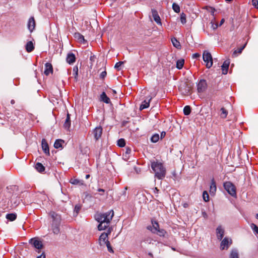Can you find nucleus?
Wrapping results in <instances>:
<instances>
[{
    "mask_svg": "<svg viewBox=\"0 0 258 258\" xmlns=\"http://www.w3.org/2000/svg\"><path fill=\"white\" fill-rule=\"evenodd\" d=\"M172 9L175 13H179L180 12V7L179 5L176 3H173L172 4Z\"/></svg>",
    "mask_w": 258,
    "mask_h": 258,
    "instance_id": "58836bf2",
    "label": "nucleus"
},
{
    "mask_svg": "<svg viewBox=\"0 0 258 258\" xmlns=\"http://www.w3.org/2000/svg\"><path fill=\"white\" fill-rule=\"evenodd\" d=\"M220 111H221V113L220 114V115L221 117L222 118H226L228 114V111H227V110L225 108L222 107L221 108Z\"/></svg>",
    "mask_w": 258,
    "mask_h": 258,
    "instance_id": "473e14b6",
    "label": "nucleus"
},
{
    "mask_svg": "<svg viewBox=\"0 0 258 258\" xmlns=\"http://www.w3.org/2000/svg\"><path fill=\"white\" fill-rule=\"evenodd\" d=\"M11 103L12 104H14L15 103V100H12L11 101Z\"/></svg>",
    "mask_w": 258,
    "mask_h": 258,
    "instance_id": "e2e57ef3",
    "label": "nucleus"
},
{
    "mask_svg": "<svg viewBox=\"0 0 258 258\" xmlns=\"http://www.w3.org/2000/svg\"><path fill=\"white\" fill-rule=\"evenodd\" d=\"M184 63V60L183 59H178L176 61V67L178 69L180 70L183 68Z\"/></svg>",
    "mask_w": 258,
    "mask_h": 258,
    "instance_id": "7c9ffc66",
    "label": "nucleus"
},
{
    "mask_svg": "<svg viewBox=\"0 0 258 258\" xmlns=\"http://www.w3.org/2000/svg\"><path fill=\"white\" fill-rule=\"evenodd\" d=\"M64 143V141L61 139L56 140L54 144V147L56 149H58L62 147V144Z\"/></svg>",
    "mask_w": 258,
    "mask_h": 258,
    "instance_id": "c85d7f7f",
    "label": "nucleus"
},
{
    "mask_svg": "<svg viewBox=\"0 0 258 258\" xmlns=\"http://www.w3.org/2000/svg\"><path fill=\"white\" fill-rule=\"evenodd\" d=\"M117 145L120 147H123L125 145V141L124 139H120L117 141Z\"/></svg>",
    "mask_w": 258,
    "mask_h": 258,
    "instance_id": "4c0bfd02",
    "label": "nucleus"
},
{
    "mask_svg": "<svg viewBox=\"0 0 258 258\" xmlns=\"http://www.w3.org/2000/svg\"><path fill=\"white\" fill-rule=\"evenodd\" d=\"M29 243L36 249L40 250L43 247L42 243L36 238H31L29 240Z\"/></svg>",
    "mask_w": 258,
    "mask_h": 258,
    "instance_id": "6e6552de",
    "label": "nucleus"
},
{
    "mask_svg": "<svg viewBox=\"0 0 258 258\" xmlns=\"http://www.w3.org/2000/svg\"><path fill=\"white\" fill-rule=\"evenodd\" d=\"M50 216H51V218L52 219V222H60L61 218L60 216L56 214L54 212H51L50 213Z\"/></svg>",
    "mask_w": 258,
    "mask_h": 258,
    "instance_id": "6ab92c4d",
    "label": "nucleus"
},
{
    "mask_svg": "<svg viewBox=\"0 0 258 258\" xmlns=\"http://www.w3.org/2000/svg\"><path fill=\"white\" fill-rule=\"evenodd\" d=\"M232 243V240L231 238L225 237L221 242L220 249L221 250L227 249Z\"/></svg>",
    "mask_w": 258,
    "mask_h": 258,
    "instance_id": "39448f33",
    "label": "nucleus"
},
{
    "mask_svg": "<svg viewBox=\"0 0 258 258\" xmlns=\"http://www.w3.org/2000/svg\"><path fill=\"white\" fill-rule=\"evenodd\" d=\"M165 135H166V132H165L163 131V132H161V136H160L161 139H162L163 138H164Z\"/></svg>",
    "mask_w": 258,
    "mask_h": 258,
    "instance_id": "6e6d98bb",
    "label": "nucleus"
},
{
    "mask_svg": "<svg viewBox=\"0 0 258 258\" xmlns=\"http://www.w3.org/2000/svg\"><path fill=\"white\" fill-rule=\"evenodd\" d=\"M34 49L33 43L32 41H29L26 45V50L28 52L32 51Z\"/></svg>",
    "mask_w": 258,
    "mask_h": 258,
    "instance_id": "b1692460",
    "label": "nucleus"
},
{
    "mask_svg": "<svg viewBox=\"0 0 258 258\" xmlns=\"http://www.w3.org/2000/svg\"><path fill=\"white\" fill-rule=\"evenodd\" d=\"M152 226H148V229L150 230L152 233H155L160 229L159 224L156 221H152Z\"/></svg>",
    "mask_w": 258,
    "mask_h": 258,
    "instance_id": "9b49d317",
    "label": "nucleus"
},
{
    "mask_svg": "<svg viewBox=\"0 0 258 258\" xmlns=\"http://www.w3.org/2000/svg\"><path fill=\"white\" fill-rule=\"evenodd\" d=\"M203 58L206 63V67L210 68L213 65V58L211 53L208 51H205L203 54Z\"/></svg>",
    "mask_w": 258,
    "mask_h": 258,
    "instance_id": "20e7f679",
    "label": "nucleus"
},
{
    "mask_svg": "<svg viewBox=\"0 0 258 258\" xmlns=\"http://www.w3.org/2000/svg\"><path fill=\"white\" fill-rule=\"evenodd\" d=\"M250 227L254 232L258 234V227L255 224L253 223L251 224Z\"/></svg>",
    "mask_w": 258,
    "mask_h": 258,
    "instance_id": "49530a36",
    "label": "nucleus"
},
{
    "mask_svg": "<svg viewBox=\"0 0 258 258\" xmlns=\"http://www.w3.org/2000/svg\"><path fill=\"white\" fill-rule=\"evenodd\" d=\"M106 75H107V73L106 71H103L102 72L100 75V78L101 79H104V78L106 76Z\"/></svg>",
    "mask_w": 258,
    "mask_h": 258,
    "instance_id": "8fccbe9b",
    "label": "nucleus"
},
{
    "mask_svg": "<svg viewBox=\"0 0 258 258\" xmlns=\"http://www.w3.org/2000/svg\"><path fill=\"white\" fill-rule=\"evenodd\" d=\"M159 139H160V138H159V134H155L151 137V141L152 143H156L159 141Z\"/></svg>",
    "mask_w": 258,
    "mask_h": 258,
    "instance_id": "f704fd0d",
    "label": "nucleus"
},
{
    "mask_svg": "<svg viewBox=\"0 0 258 258\" xmlns=\"http://www.w3.org/2000/svg\"><path fill=\"white\" fill-rule=\"evenodd\" d=\"M81 208L82 206L80 204H77L75 206L74 212L76 213V215H78V214L79 213Z\"/></svg>",
    "mask_w": 258,
    "mask_h": 258,
    "instance_id": "c03bdc74",
    "label": "nucleus"
},
{
    "mask_svg": "<svg viewBox=\"0 0 258 258\" xmlns=\"http://www.w3.org/2000/svg\"><path fill=\"white\" fill-rule=\"evenodd\" d=\"M17 218V215L15 213L8 214L6 218L10 221H14Z\"/></svg>",
    "mask_w": 258,
    "mask_h": 258,
    "instance_id": "c756f323",
    "label": "nucleus"
},
{
    "mask_svg": "<svg viewBox=\"0 0 258 258\" xmlns=\"http://www.w3.org/2000/svg\"><path fill=\"white\" fill-rule=\"evenodd\" d=\"M100 100L101 101L107 104L110 103V100L109 98L106 95L104 92H102L101 94Z\"/></svg>",
    "mask_w": 258,
    "mask_h": 258,
    "instance_id": "4be33fe9",
    "label": "nucleus"
},
{
    "mask_svg": "<svg viewBox=\"0 0 258 258\" xmlns=\"http://www.w3.org/2000/svg\"><path fill=\"white\" fill-rule=\"evenodd\" d=\"M73 75L75 79L77 78L78 75V68L76 66L73 68Z\"/></svg>",
    "mask_w": 258,
    "mask_h": 258,
    "instance_id": "ea45409f",
    "label": "nucleus"
},
{
    "mask_svg": "<svg viewBox=\"0 0 258 258\" xmlns=\"http://www.w3.org/2000/svg\"><path fill=\"white\" fill-rule=\"evenodd\" d=\"M110 233L111 230L110 228H109L107 232H103L101 234L99 238V243L100 245H103L104 244H106V242L108 241V235L110 234Z\"/></svg>",
    "mask_w": 258,
    "mask_h": 258,
    "instance_id": "423d86ee",
    "label": "nucleus"
},
{
    "mask_svg": "<svg viewBox=\"0 0 258 258\" xmlns=\"http://www.w3.org/2000/svg\"><path fill=\"white\" fill-rule=\"evenodd\" d=\"M76 59V58L75 55L73 53L70 52L68 54L66 58V61L68 63L70 64H73L75 62Z\"/></svg>",
    "mask_w": 258,
    "mask_h": 258,
    "instance_id": "4468645a",
    "label": "nucleus"
},
{
    "mask_svg": "<svg viewBox=\"0 0 258 258\" xmlns=\"http://www.w3.org/2000/svg\"><path fill=\"white\" fill-rule=\"evenodd\" d=\"M152 14L154 20L157 23V24L161 25L162 23L161 22V19L158 15V12L155 9H152Z\"/></svg>",
    "mask_w": 258,
    "mask_h": 258,
    "instance_id": "9d476101",
    "label": "nucleus"
},
{
    "mask_svg": "<svg viewBox=\"0 0 258 258\" xmlns=\"http://www.w3.org/2000/svg\"><path fill=\"white\" fill-rule=\"evenodd\" d=\"M245 45H246V44H245L243 46H242L241 47L237 49V50H235L233 54H232V56L233 57H235L236 56V53H241L242 51V50H243V49L245 48Z\"/></svg>",
    "mask_w": 258,
    "mask_h": 258,
    "instance_id": "e433bc0d",
    "label": "nucleus"
},
{
    "mask_svg": "<svg viewBox=\"0 0 258 258\" xmlns=\"http://www.w3.org/2000/svg\"><path fill=\"white\" fill-rule=\"evenodd\" d=\"M71 126V119L70 115L69 113L67 114V116L65 122L63 124V126L65 128H69Z\"/></svg>",
    "mask_w": 258,
    "mask_h": 258,
    "instance_id": "393cba45",
    "label": "nucleus"
},
{
    "mask_svg": "<svg viewBox=\"0 0 258 258\" xmlns=\"http://www.w3.org/2000/svg\"><path fill=\"white\" fill-rule=\"evenodd\" d=\"M148 255H150V256L152 257H153V254L151 252H149L148 253Z\"/></svg>",
    "mask_w": 258,
    "mask_h": 258,
    "instance_id": "680f3d73",
    "label": "nucleus"
},
{
    "mask_svg": "<svg viewBox=\"0 0 258 258\" xmlns=\"http://www.w3.org/2000/svg\"><path fill=\"white\" fill-rule=\"evenodd\" d=\"M35 169L39 172H43L45 170L44 166L39 162L35 164Z\"/></svg>",
    "mask_w": 258,
    "mask_h": 258,
    "instance_id": "cd10ccee",
    "label": "nucleus"
},
{
    "mask_svg": "<svg viewBox=\"0 0 258 258\" xmlns=\"http://www.w3.org/2000/svg\"><path fill=\"white\" fill-rule=\"evenodd\" d=\"M229 64H230V60L229 59L226 60L224 62L222 66H221L223 74L226 75L227 74Z\"/></svg>",
    "mask_w": 258,
    "mask_h": 258,
    "instance_id": "dca6fc26",
    "label": "nucleus"
},
{
    "mask_svg": "<svg viewBox=\"0 0 258 258\" xmlns=\"http://www.w3.org/2000/svg\"><path fill=\"white\" fill-rule=\"evenodd\" d=\"M151 167L155 173V176L159 179H163L166 174V170L163 163L158 161L151 162Z\"/></svg>",
    "mask_w": 258,
    "mask_h": 258,
    "instance_id": "f03ea898",
    "label": "nucleus"
},
{
    "mask_svg": "<svg viewBox=\"0 0 258 258\" xmlns=\"http://www.w3.org/2000/svg\"><path fill=\"white\" fill-rule=\"evenodd\" d=\"M229 258H239V254L237 249L233 248L231 250Z\"/></svg>",
    "mask_w": 258,
    "mask_h": 258,
    "instance_id": "bb28decb",
    "label": "nucleus"
},
{
    "mask_svg": "<svg viewBox=\"0 0 258 258\" xmlns=\"http://www.w3.org/2000/svg\"><path fill=\"white\" fill-rule=\"evenodd\" d=\"M90 176L89 174H86L85 177H86V179H88L90 177Z\"/></svg>",
    "mask_w": 258,
    "mask_h": 258,
    "instance_id": "052dcab7",
    "label": "nucleus"
},
{
    "mask_svg": "<svg viewBox=\"0 0 258 258\" xmlns=\"http://www.w3.org/2000/svg\"><path fill=\"white\" fill-rule=\"evenodd\" d=\"M200 56V54L198 53H194L193 55H192V58H199V57Z\"/></svg>",
    "mask_w": 258,
    "mask_h": 258,
    "instance_id": "603ef678",
    "label": "nucleus"
},
{
    "mask_svg": "<svg viewBox=\"0 0 258 258\" xmlns=\"http://www.w3.org/2000/svg\"><path fill=\"white\" fill-rule=\"evenodd\" d=\"M166 233V231L163 229H159L157 231V232L155 233V234H157V235L161 237L165 236Z\"/></svg>",
    "mask_w": 258,
    "mask_h": 258,
    "instance_id": "c9c22d12",
    "label": "nucleus"
},
{
    "mask_svg": "<svg viewBox=\"0 0 258 258\" xmlns=\"http://www.w3.org/2000/svg\"><path fill=\"white\" fill-rule=\"evenodd\" d=\"M28 28L31 32L34 29L35 27V22L33 17H31L28 21Z\"/></svg>",
    "mask_w": 258,
    "mask_h": 258,
    "instance_id": "f3484780",
    "label": "nucleus"
},
{
    "mask_svg": "<svg viewBox=\"0 0 258 258\" xmlns=\"http://www.w3.org/2000/svg\"><path fill=\"white\" fill-rule=\"evenodd\" d=\"M113 216L114 212L112 210L103 214H97L95 219L99 223L98 226V230L101 231L107 228Z\"/></svg>",
    "mask_w": 258,
    "mask_h": 258,
    "instance_id": "f257e3e1",
    "label": "nucleus"
},
{
    "mask_svg": "<svg viewBox=\"0 0 258 258\" xmlns=\"http://www.w3.org/2000/svg\"><path fill=\"white\" fill-rule=\"evenodd\" d=\"M252 5L256 9H258V0H252Z\"/></svg>",
    "mask_w": 258,
    "mask_h": 258,
    "instance_id": "09e8293b",
    "label": "nucleus"
},
{
    "mask_svg": "<svg viewBox=\"0 0 258 258\" xmlns=\"http://www.w3.org/2000/svg\"><path fill=\"white\" fill-rule=\"evenodd\" d=\"M94 138L96 141L98 140L102 134V128L101 126L96 127L93 131Z\"/></svg>",
    "mask_w": 258,
    "mask_h": 258,
    "instance_id": "1a4fd4ad",
    "label": "nucleus"
},
{
    "mask_svg": "<svg viewBox=\"0 0 258 258\" xmlns=\"http://www.w3.org/2000/svg\"><path fill=\"white\" fill-rule=\"evenodd\" d=\"M60 223V222H52V229L53 232L55 234H57L59 232Z\"/></svg>",
    "mask_w": 258,
    "mask_h": 258,
    "instance_id": "a211bd4d",
    "label": "nucleus"
},
{
    "mask_svg": "<svg viewBox=\"0 0 258 258\" xmlns=\"http://www.w3.org/2000/svg\"><path fill=\"white\" fill-rule=\"evenodd\" d=\"M217 187L216 182L214 180V179L213 178L211 180L210 188V192L211 194H215L216 191Z\"/></svg>",
    "mask_w": 258,
    "mask_h": 258,
    "instance_id": "412c9836",
    "label": "nucleus"
},
{
    "mask_svg": "<svg viewBox=\"0 0 258 258\" xmlns=\"http://www.w3.org/2000/svg\"><path fill=\"white\" fill-rule=\"evenodd\" d=\"M224 22V19H222L221 20L220 23L219 25H218V26H221L223 24Z\"/></svg>",
    "mask_w": 258,
    "mask_h": 258,
    "instance_id": "bf43d9fd",
    "label": "nucleus"
},
{
    "mask_svg": "<svg viewBox=\"0 0 258 258\" xmlns=\"http://www.w3.org/2000/svg\"><path fill=\"white\" fill-rule=\"evenodd\" d=\"M131 152H132V150L131 148H128V147L126 148V150H125V153L123 155V157L125 158H128V155L131 153Z\"/></svg>",
    "mask_w": 258,
    "mask_h": 258,
    "instance_id": "79ce46f5",
    "label": "nucleus"
},
{
    "mask_svg": "<svg viewBox=\"0 0 258 258\" xmlns=\"http://www.w3.org/2000/svg\"><path fill=\"white\" fill-rule=\"evenodd\" d=\"M224 187L231 196L235 197L236 196V188L232 182L230 181L225 182L224 183Z\"/></svg>",
    "mask_w": 258,
    "mask_h": 258,
    "instance_id": "7ed1b4c3",
    "label": "nucleus"
},
{
    "mask_svg": "<svg viewBox=\"0 0 258 258\" xmlns=\"http://www.w3.org/2000/svg\"><path fill=\"white\" fill-rule=\"evenodd\" d=\"M74 36L75 39H76L79 42L85 43L86 41L85 40L84 36H83L79 32H76L74 34Z\"/></svg>",
    "mask_w": 258,
    "mask_h": 258,
    "instance_id": "aec40b11",
    "label": "nucleus"
},
{
    "mask_svg": "<svg viewBox=\"0 0 258 258\" xmlns=\"http://www.w3.org/2000/svg\"><path fill=\"white\" fill-rule=\"evenodd\" d=\"M53 68L51 63L47 62L45 64V70L44 74L46 76H48L50 74L52 73Z\"/></svg>",
    "mask_w": 258,
    "mask_h": 258,
    "instance_id": "2eb2a0df",
    "label": "nucleus"
},
{
    "mask_svg": "<svg viewBox=\"0 0 258 258\" xmlns=\"http://www.w3.org/2000/svg\"><path fill=\"white\" fill-rule=\"evenodd\" d=\"M106 245L107 247L108 251L110 253H114L113 249L112 248V247L110 245V242L109 241H107V242H106Z\"/></svg>",
    "mask_w": 258,
    "mask_h": 258,
    "instance_id": "37998d69",
    "label": "nucleus"
},
{
    "mask_svg": "<svg viewBox=\"0 0 258 258\" xmlns=\"http://www.w3.org/2000/svg\"><path fill=\"white\" fill-rule=\"evenodd\" d=\"M186 204H185L184 206V207L185 208V207H186Z\"/></svg>",
    "mask_w": 258,
    "mask_h": 258,
    "instance_id": "338daca9",
    "label": "nucleus"
},
{
    "mask_svg": "<svg viewBox=\"0 0 258 258\" xmlns=\"http://www.w3.org/2000/svg\"><path fill=\"white\" fill-rule=\"evenodd\" d=\"M159 191V190L157 187H155L154 188V192L155 194H158Z\"/></svg>",
    "mask_w": 258,
    "mask_h": 258,
    "instance_id": "4d7b16f0",
    "label": "nucleus"
},
{
    "mask_svg": "<svg viewBox=\"0 0 258 258\" xmlns=\"http://www.w3.org/2000/svg\"><path fill=\"white\" fill-rule=\"evenodd\" d=\"M186 204H185L184 206V207L185 208V207H186Z\"/></svg>",
    "mask_w": 258,
    "mask_h": 258,
    "instance_id": "774afa93",
    "label": "nucleus"
},
{
    "mask_svg": "<svg viewBox=\"0 0 258 258\" xmlns=\"http://www.w3.org/2000/svg\"><path fill=\"white\" fill-rule=\"evenodd\" d=\"M37 258H45V255L44 254V253H42L41 255L38 256Z\"/></svg>",
    "mask_w": 258,
    "mask_h": 258,
    "instance_id": "13d9d810",
    "label": "nucleus"
},
{
    "mask_svg": "<svg viewBox=\"0 0 258 258\" xmlns=\"http://www.w3.org/2000/svg\"><path fill=\"white\" fill-rule=\"evenodd\" d=\"M143 241L150 244L151 243L152 239L150 237H146L144 238Z\"/></svg>",
    "mask_w": 258,
    "mask_h": 258,
    "instance_id": "3c124183",
    "label": "nucleus"
},
{
    "mask_svg": "<svg viewBox=\"0 0 258 258\" xmlns=\"http://www.w3.org/2000/svg\"><path fill=\"white\" fill-rule=\"evenodd\" d=\"M207 88V83L205 80H201L197 84V90L199 93L204 92Z\"/></svg>",
    "mask_w": 258,
    "mask_h": 258,
    "instance_id": "0eeeda50",
    "label": "nucleus"
},
{
    "mask_svg": "<svg viewBox=\"0 0 258 258\" xmlns=\"http://www.w3.org/2000/svg\"><path fill=\"white\" fill-rule=\"evenodd\" d=\"M151 99L152 98L151 97L150 99H149L148 101H147L146 100H144L140 105V109L143 110L149 107L150 105V101H151Z\"/></svg>",
    "mask_w": 258,
    "mask_h": 258,
    "instance_id": "5701e85b",
    "label": "nucleus"
},
{
    "mask_svg": "<svg viewBox=\"0 0 258 258\" xmlns=\"http://www.w3.org/2000/svg\"><path fill=\"white\" fill-rule=\"evenodd\" d=\"M123 64L122 61H119L115 64L114 68L117 70L118 71H119L121 70V66Z\"/></svg>",
    "mask_w": 258,
    "mask_h": 258,
    "instance_id": "de8ad7c7",
    "label": "nucleus"
},
{
    "mask_svg": "<svg viewBox=\"0 0 258 258\" xmlns=\"http://www.w3.org/2000/svg\"><path fill=\"white\" fill-rule=\"evenodd\" d=\"M97 191H99V192H100L101 193L100 194V195H104V193L105 192V190L102 189V188H98L97 189Z\"/></svg>",
    "mask_w": 258,
    "mask_h": 258,
    "instance_id": "864d4df0",
    "label": "nucleus"
},
{
    "mask_svg": "<svg viewBox=\"0 0 258 258\" xmlns=\"http://www.w3.org/2000/svg\"><path fill=\"white\" fill-rule=\"evenodd\" d=\"M186 15L182 13L180 15V21L182 24H184L186 22Z\"/></svg>",
    "mask_w": 258,
    "mask_h": 258,
    "instance_id": "a19ab883",
    "label": "nucleus"
},
{
    "mask_svg": "<svg viewBox=\"0 0 258 258\" xmlns=\"http://www.w3.org/2000/svg\"><path fill=\"white\" fill-rule=\"evenodd\" d=\"M191 112V108L189 106L186 105L183 108V113L185 115H188Z\"/></svg>",
    "mask_w": 258,
    "mask_h": 258,
    "instance_id": "72a5a7b5",
    "label": "nucleus"
},
{
    "mask_svg": "<svg viewBox=\"0 0 258 258\" xmlns=\"http://www.w3.org/2000/svg\"><path fill=\"white\" fill-rule=\"evenodd\" d=\"M255 218L258 219V213L256 214Z\"/></svg>",
    "mask_w": 258,
    "mask_h": 258,
    "instance_id": "0e129e2a",
    "label": "nucleus"
},
{
    "mask_svg": "<svg viewBox=\"0 0 258 258\" xmlns=\"http://www.w3.org/2000/svg\"><path fill=\"white\" fill-rule=\"evenodd\" d=\"M41 145H42V150H43V152H44V153H45L47 155H49L50 153H49V147H48V145L47 143V141L45 139H42V142H41Z\"/></svg>",
    "mask_w": 258,
    "mask_h": 258,
    "instance_id": "f8f14e48",
    "label": "nucleus"
},
{
    "mask_svg": "<svg viewBox=\"0 0 258 258\" xmlns=\"http://www.w3.org/2000/svg\"><path fill=\"white\" fill-rule=\"evenodd\" d=\"M218 26V24H217L213 23L212 25V27L213 28V29H216Z\"/></svg>",
    "mask_w": 258,
    "mask_h": 258,
    "instance_id": "5fc2aeb1",
    "label": "nucleus"
},
{
    "mask_svg": "<svg viewBox=\"0 0 258 258\" xmlns=\"http://www.w3.org/2000/svg\"><path fill=\"white\" fill-rule=\"evenodd\" d=\"M225 1H227V2H230L232 1V0H225Z\"/></svg>",
    "mask_w": 258,
    "mask_h": 258,
    "instance_id": "69168bd1",
    "label": "nucleus"
},
{
    "mask_svg": "<svg viewBox=\"0 0 258 258\" xmlns=\"http://www.w3.org/2000/svg\"><path fill=\"white\" fill-rule=\"evenodd\" d=\"M216 235L218 239L219 240H221L224 235V230L221 226H219L217 228Z\"/></svg>",
    "mask_w": 258,
    "mask_h": 258,
    "instance_id": "ddd939ff",
    "label": "nucleus"
},
{
    "mask_svg": "<svg viewBox=\"0 0 258 258\" xmlns=\"http://www.w3.org/2000/svg\"><path fill=\"white\" fill-rule=\"evenodd\" d=\"M203 198L205 202H208L209 200V196L206 191H204L203 194Z\"/></svg>",
    "mask_w": 258,
    "mask_h": 258,
    "instance_id": "a18cd8bd",
    "label": "nucleus"
},
{
    "mask_svg": "<svg viewBox=\"0 0 258 258\" xmlns=\"http://www.w3.org/2000/svg\"><path fill=\"white\" fill-rule=\"evenodd\" d=\"M171 41H172L173 45L175 47H176L178 49L181 48V45H180V42L175 38H172Z\"/></svg>",
    "mask_w": 258,
    "mask_h": 258,
    "instance_id": "2f4dec72",
    "label": "nucleus"
},
{
    "mask_svg": "<svg viewBox=\"0 0 258 258\" xmlns=\"http://www.w3.org/2000/svg\"><path fill=\"white\" fill-rule=\"evenodd\" d=\"M70 182L74 185H83L84 184V181L76 178L71 179Z\"/></svg>",
    "mask_w": 258,
    "mask_h": 258,
    "instance_id": "a878e982",
    "label": "nucleus"
}]
</instances>
